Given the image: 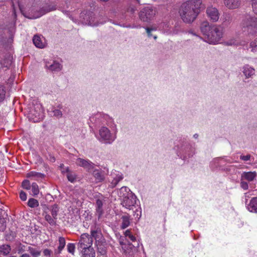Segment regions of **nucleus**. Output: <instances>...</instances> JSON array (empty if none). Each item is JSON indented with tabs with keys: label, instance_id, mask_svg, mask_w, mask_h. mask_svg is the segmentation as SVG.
<instances>
[{
	"label": "nucleus",
	"instance_id": "1",
	"mask_svg": "<svg viewBox=\"0 0 257 257\" xmlns=\"http://www.w3.org/2000/svg\"><path fill=\"white\" fill-rule=\"evenodd\" d=\"M205 8L201 0H188L182 4L179 10L180 16L184 23L191 24Z\"/></svg>",
	"mask_w": 257,
	"mask_h": 257
},
{
	"label": "nucleus",
	"instance_id": "2",
	"mask_svg": "<svg viewBox=\"0 0 257 257\" xmlns=\"http://www.w3.org/2000/svg\"><path fill=\"white\" fill-rule=\"evenodd\" d=\"M200 30L210 44H216L222 37L221 27L210 25L207 21H204L201 23Z\"/></svg>",
	"mask_w": 257,
	"mask_h": 257
},
{
	"label": "nucleus",
	"instance_id": "3",
	"mask_svg": "<svg viewBox=\"0 0 257 257\" xmlns=\"http://www.w3.org/2000/svg\"><path fill=\"white\" fill-rule=\"evenodd\" d=\"M156 14V10L152 7H146L139 13V18L144 22H149L153 19Z\"/></svg>",
	"mask_w": 257,
	"mask_h": 257
},
{
	"label": "nucleus",
	"instance_id": "4",
	"mask_svg": "<svg viewBox=\"0 0 257 257\" xmlns=\"http://www.w3.org/2000/svg\"><path fill=\"white\" fill-rule=\"evenodd\" d=\"M136 196L132 193L128 194L123 197L121 204L126 209H133V207L136 204Z\"/></svg>",
	"mask_w": 257,
	"mask_h": 257
},
{
	"label": "nucleus",
	"instance_id": "5",
	"mask_svg": "<svg viewBox=\"0 0 257 257\" xmlns=\"http://www.w3.org/2000/svg\"><path fill=\"white\" fill-rule=\"evenodd\" d=\"M93 242L92 237L87 233H83L81 235L80 239L78 243V247L83 248L84 246H91Z\"/></svg>",
	"mask_w": 257,
	"mask_h": 257
},
{
	"label": "nucleus",
	"instance_id": "6",
	"mask_svg": "<svg viewBox=\"0 0 257 257\" xmlns=\"http://www.w3.org/2000/svg\"><path fill=\"white\" fill-rule=\"evenodd\" d=\"M93 15V13L90 11L86 12L85 14L81 13V17L82 18V23L85 25H93L94 21Z\"/></svg>",
	"mask_w": 257,
	"mask_h": 257
},
{
	"label": "nucleus",
	"instance_id": "7",
	"mask_svg": "<svg viewBox=\"0 0 257 257\" xmlns=\"http://www.w3.org/2000/svg\"><path fill=\"white\" fill-rule=\"evenodd\" d=\"M76 163L78 165L83 167L88 171L92 170L94 165V164L90 161L86 160L80 158L76 160Z\"/></svg>",
	"mask_w": 257,
	"mask_h": 257
},
{
	"label": "nucleus",
	"instance_id": "8",
	"mask_svg": "<svg viewBox=\"0 0 257 257\" xmlns=\"http://www.w3.org/2000/svg\"><path fill=\"white\" fill-rule=\"evenodd\" d=\"M207 16L213 22H216L219 19V13L217 9L213 7L208 8L206 10Z\"/></svg>",
	"mask_w": 257,
	"mask_h": 257
},
{
	"label": "nucleus",
	"instance_id": "9",
	"mask_svg": "<svg viewBox=\"0 0 257 257\" xmlns=\"http://www.w3.org/2000/svg\"><path fill=\"white\" fill-rule=\"evenodd\" d=\"M256 172H243L241 175V180H246L248 182L253 181L256 177Z\"/></svg>",
	"mask_w": 257,
	"mask_h": 257
},
{
	"label": "nucleus",
	"instance_id": "10",
	"mask_svg": "<svg viewBox=\"0 0 257 257\" xmlns=\"http://www.w3.org/2000/svg\"><path fill=\"white\" fill-rule=\"evenodd\" d=\"M97 246L98 252L100 255H104L106 253V243L105 239H103L102 241L100 240L98 242H95Z\"/></svg>",
	"mask_w": 257,
	"mask_h": 257
},
{
	"label": "nucleus",
	"instance_id": "11",
	"mask_svg": "<svg viewBox=\"0 0 257 257\" xmlns=\"http://www.w3.org/2000/svg\"><path fill=\"white\" fill-rule=\"evenodd\" d=\"M99 134L101 138L106 141V143H110V133L107 127H102L99 131Z\"/></svg>",
	"mask_w": 257,
	"mask_h": 257
},
{
	"label": "nucleus",
	"instance_id": "12",
	"mask_svg": "<svg viewBox=\"0 0 257 257\" xmlns=\"http://www.w3.org/2000/svg\"><path fill=\"white\" fill-rule=\"evenodd\" d=\"M224 3L228 9H235L240 5V0H224Z\"/></svg>",
	"mask_w": 257,
	"mask_h": 257
},
{
	"label": "nucleus",
	"instance_id": "13",
	"mask_svg": "<svg viewBox=\"0 0 257 257\" xmlns=\"http://www.w3.org/2000/svg\"><path fill=\"white\" fill-rule=\"evenodd\" d=\"M242 72L246 78H249L255 74V70L249 65L246 64L242 67Z\"/></svg>",
	"mask_w": 257,
	"mask_h": 257
},
{
	"label": "nucleus",
	"instance_id": "14",
	"mask_svg": "<svg viewBox=\"0 0 257 257\" xmlns=\"http://www.w3.org/2000/svg\"><path fill=\"white\" fill-rule=\"evenodd\" d=\"M247 209L250 212L257 213V197L251 199L247 205Z\"/></svg>",
	"mask_w": 257,
	"mask_h": 257
},
{
	"label": "nucleus",
	"instance_id": "15",
	"mask_svg": "<svg viewBox=\"0 0 257 257\" xmlns=\"http://www.w3.org/2000/svg\"><path fill=\"white\" fill-rule=\"evenodd\" d=\"M83 257H95V252L93 247L91 246H84L82 248Z\"/></svg>",
	"mask_w": 257,
	"mask_h": 257
},
{
	"label": "nucleus",
	"instance_id": "16",
	"mask_svg": "<svg viewBox=\"0 0 257 257\" xmlns=\"http://www.w3.org/2000/svg\"><path fill=\"white\" fill-rule=\"evenodd\" d=\"M103 203V201L98 199L96 201V214L98 216V218L99 219L104 213L103 209L102 208Z\"/></svg>",
	"mask_w": 257,
	"mask_h": 257
},
{
	"label": "nucleus",
	"instance_id": "17",
	"mask_svg": "<svg viewBox=\"0 0 257 257\" xmlns=\"http://www.w3.org/2000/svg\"><path fill=\"white\" fill-rule=\"evenodd\" d=\"M56 9V6L52 4H46L40 10V16H42L48 12Z\"/></svg>",
	"mask_w": 257,
	"mask_h": 257
},
{
	"label": "nucleus",
	"instance_id": "18",
	"mask_svg": "<svg viewBox=\"0 0 257 257\" xmlns=\"http://www.w3.org/2000/svg\"><path fill=\"white\" fill-rule=\"evenodd\" d=\"M90 236L92 238H94L95 239V242H98L100 240L102 241V240L105 239L100 230H91Z\"/></svg>",
	"mask_w": 257,
	"mask_h": 257
},
{
	"label": "nucleus",
	"instance_id": "19",
	"mask_svg": "<svg viewBox=\"0 0 257 257\" xmlns=\"http://www.w3.org/2000/svg\"><path fill=\"white\" fill-rule=\"evenodd\" d=\"M13 57L10 54H7L2 62V65L4 67L9 68L12 63Z\"/></svg>",
	"mask_w": 257,
	"mask_h": 257
},
{
	"label": "nucleus",
	"instance_id": "20",
	"mask_svg": "<svg viewBox=\"0 0 257 257\" xmlns=\"http://www.w3.org/2000/svg\"><path fill=\"white\" fill-rule=\"evenodd\" d=\"M2 212H5L2 209L0 210V231H4L7 227L6 218L2 215Z\"/></svg>",
	"mask_w": 257,
	"mask_h": 257
},
{
	"label": "nucleus",
	"instance_id": "21",
	"mask_svg": "<svg viewBox=\"0 0 257 257\" xmlns=\"http://www.w3.org/2000/svg\"><path fill=\"white\" fill-rule=\"evenodd\" d=\"M46 66L51 71H59L61 69L60 64L55 61L50 65L47 64Z\"/></svg>",
	"mask_w": 257,
	"mask_h": 257
},
{
	"label": "nucleus",
	"instance_id": "22",
	"mask_svg": "<svg viewBox=\"0 0 257 257\" xmlns=\"http://www.w3.org/2000/svg\"><path fill=\"white\" fill-rule=\"evenodd\" d=\"M11 250V247L9 244H3L0 246V252L4 256L8 255Z\"/></svg>",
	"mask_w": 257,
	"mask_h": 257
},
{
	"label": "nucleus",
	"instance_id": "23",
	"mask_svg": "<svg viewBox=\"0 0 257 257\" xmlns=\"http://www.w3.org/2000/svg\"><path fill=\"white\" fill-rule=\"evenodd\" d=\"M130 216L129 215H123L121 217L122 223L120 226L121 229H125L130 224Z\"/></svg>",
	"mask_w": 257,
	"mask_h": 257
},
{
	"label": "nucleus",
	"instance_id": "24",
	"mask_svg": "<svg viewBox=\"0 0 257 257\" xmlns=\"http://www.w3.org/2000/svg\"><path fill=\"white\" fill-rule=\"evenodd\" d=\"M59 245L58 247V249H57V250H56L55 252V253H58V254L60 253L61 251L62 250V249L65 247V245L66 244L65 238H64L63 237H60L59 238Z\"/></svg>",
	"mask_w": 257,
	"mask_h": 257
},
{
	"label": "nucleus",
	"instance_id": "25",
	"mask_svg": "<svg viewBox=\"0 0 257 257\" xmlns=\"http://www.w3.org/2000/svg\"><path fill=\"white\" fill-rule=\"evenodd\" d=\"M248 35L253 36L257 33V26L256 25L250 24L246 27Z\"/></svg>",
	"mask_w": 257,
	"mask_h": 257
},
{
	"label": "nucleus",
	"instance_id": "26",
	"mask_svg": "<svg viewBox=\"0 0 257 257\" xmlns=\"http://www.w3.org/2000/svg\"><path fill=\"white\" fill-rule=\"evenodd\" d=\"M34 45L38 48H42L44 47V45L42 43L41 38L37 35H35L33 39Z\"/></svg>",
	"mask_w": 257,
	"mask_h": 257
},
{
	"label": "nucleus",
	"instance_id": "27",
	"mask_svg": "<svg viewBox=\"0 0 257 257\" xmlns=\"http://www.w3.org/2000/svg\"><path fill=\"white\" fill-rule=\"evenodd\" d=\"M59 207L56 204H55L51 206L50 211L51 212V215L54 219H57V216L58 215V212L59 211Z\"/></svg>",
	"mask_w": 257,
	"mask_h": 257
},
{
	"label": "nucleus",
	"instance_id": "28",
	"mask_svg": "<svg viewBox=\"0 0 257 257\" xmlns=\"http://www.w3.org/2000/svg\"><path fill=\"white\" fill-rule=\"evenodd\" d=\"M28 251L30 252V253L33 257H38L40 255L41 252L40 250L36 248L32 247L31 246L28 247Z\"/></svg>",
	"mask_w": 257,
	"mask_h": 257
},
{
	"label": "nucleus",
	"instance_id": "29",
	"mask_svg": "<svg viewBox=\"0 0 257 257\" xmlns=\"http://www.w3.org/2000/svg\"><path fill=\"white\" fill-rule=\"evenodd\" d=\"M66 172L67 173V178L68 180L71 182H74L76 180V176L74 173L69 170L68 167L66 168Z\"/></svg>",
	"mask_w": 257,
	"mask_h": 257
},
{
	"label": "nucleus",
	"instance_id": "30",
	"mask_svg": "<svg viewBox=\"0 0 257 257\" xmlns=\"http://www.w3.org/2000/svg\"><path fill=\"white\" fill-rule=\"evenodd\" d=\"M93 175L98 182H101L104 179V176L98 170H94L93 172Z\"/></svg>",
	"mask_w": 257,
	"mask_h": 257
},
{
	"label": "nucleus",
	"instance_id": "31",
	"mask_svg": "<svg viewBox=\"0 0 257 257\" xmlns=\"http://www.w3.org/2000/svg\"><path fill=\"white\" fill-rule=\"evenodd\" d=\"M28 205L31 208H35L39 206V202L37 199L32 198L29 199Z\"/></svg>",
	"mask_w": 257,
	"mask_h": 257
},
{
	"label": "nucleus",
	"instance_id": "32",
	"mask_svg": "<svg viewBox=\"0 0 257 257\" xmlns=\"http://www.w3.org/2000/svg\"><path fill=\"white\" fill-rule=\"evenodd\" d=\"M232 21V17L229 14H225L224 16V21L222 24L224 26H227Z\"/></svg>",
	"mask_w": 257,
	"mask_h": 257
},
{
	"label": "nucleus",
	"instance_id": "33",
	"mask_svg": "<svg viewBox=\"0 0 257 257\" xmlns=\"http://www.w3.org/2000/svg\"><path fill=\"white\" fill-rule=\"evenodd\" d=\"M31 187L32 188V191L33 193L32 195L33 196L37 195L39 193V189L37 184L36 183H33Z\"/></svg>",
	"mask_w": 257,
	"mask_h": 257
},
{
	"label": "nucleus",
	"instance_id": "34",
	"mask_svg": "<svg viewBox=\"0 0 257 257\" xmlns=\"http://www.w3.org/2000/svg\"><path fill=\"white\" fill-rule=\"evenodd\" d=\"M45 220L51 225H55L56 224V219L53 217H51L49 214H46L45 216Z\"/></svg>",
	"mask_w": 257,
	"mask_h": 257
},
{
	"label": "nucleus",
	"instance_id": "35",
	"mask_svg": "<svg viewBox=\"0 0 257 257\" xmlns=\"http://www.w3.org/2000/svg\"><path fill=\"white\" fill-rule=\"evenodd\" d=\"M27 177H35L37 178H42L44 177V175L41 173H37L35 172H31L27 174Z\"/></svg>",
	"mask_w": 257,
	"mask_h": 257
},
{
	"label": "nucleus",
	"instance_id": "36",
	"mask_svg": "<svg viewBox=\"0 0 257 257\" xmlns=\"http://www.w3.org/2000/svg\"><path fill=\"white\" fill-rule=\"evenodd\" d=\"M250 48L251 49V51L252 52H257V38L250 43Z\"/></svg>",
	"mask_w": 257,
	"mask_h": 257
},
{
	"label": "nucleus",
	"instance_id": "37",
	"mask_svg": "<svg viewBox=\"0 0 257 257\" xmlns=\"http://www.w3.org/2000/svg\"><path fill=\"white\" fill-rule=\"evenodd\" d=\"M122 178L123 177L121 175L116 176L115 178H114L111 183L112 187H115L118 183V182L122 179Z\"/></svg>",
	"mask_w": 257,
	"mask_h": 257
},
{
	"label": "nucleus",
	"instance_id": "38",
	"mask_svg": "<svg viewBox=\"0 0 257 257\" xmlns=\"http://www.w3.org/2000/svg\"><path fill=\"white\" fill-rule=\"evenodd\" d=\"M22 187L26 190L30 189L31 185L30 181L28 180H24L22 183Z\"/></svg>",
	"mask_w": 257,
	"mask_h": 257
},
{
	"label": "nucleus",
	"instance_id": "39",
	"mask_svg": "<svg viewBox=\"0 0 257 257\" xmlns=\"http://www.w3.org/2000/svg\"><path fill=\"white\" fill-rule=\"evenodd\" d=\"M67 247L68 251L73 254L75 248V244L74 243H69L67 244Z\"/></svg>",
	"mask_w": 257,
	"mask_h": 257
},
{
	"label": "nucleus",
	"instance_id": "40",
	"mask_svg": "<svg viewBox=\"0 0 257 257\" xmlns=\"http://www.w3.org/2000/svg\"><path fill=\"white\" fill-rule=\"evenodd\" d=\"M124 234L125 236H128L130 239L133 241H135L136 240V238L135 236H134L130 230H127L125 231Z\"/></svg>",
	"mask_w": 257,
	"mask_h": 257
},
{
	"label": "nucleus",
	"instance_id": "41",
	"mask_svg": "<svg viewBox=\"0 0 257 257\" xmlns=\"http://www.w3.org/2000/svg\"><path fill=\"white\" fill-rule=\"evenodd\" d=\"M6 91L3 86H0V102L2 101L5 97Z\"/></svg>",
	"mask_w": 257,
	"mask_h": 257
},
{
	"label": "nucleus",
	"instance_id": "42",
	"mask_svg": "<svg viewBox=\"0 0 257 257\" xmlns=\"http://www.w3.org/2000/svg\"><path fill=\"white\" fill-rule=\"evenodd\" d=\"M53 113H54V115L56 117H61L62 116V113L61 111H60L59 109H55L53 111Z\"/></svg>",
	"mask_w": 257,
	"mask_h": 257
},
{
	"label": "nucleus",
	"instance_id": "43",
	"mask_svg": "<svg viewBox=\"0 0 257 257\" xmlns=\"http://www.w3.org/2000/svg\"><path fill=\"white\" fill-rule=\"evenodd\" d=\"M251 157V155L250 154H247L246 156L241 155L240 156V159L241 160H243V161H248V160H249L250 159Z\"/></svg>",
	"mask_w": 257,
	"mask_h": 257
},
{
	"label": "nucleus",
	"instance_id": "44",
	"mask_svg": "<svg viewBox=\"0 0 257 257\" xmlns=\"http://www.w3.org/2000/svg\"><path fill=\"white\" fill-rule=\"evenodd\" d=\"M240 186L244 190H247L248 188V183L246 182L241 180L240 182Z\"/></svg>",
	"mask_w": 257,
	"mask_h": 257
},
{
	"label": "nucleus",
	"instance_id": "45",
	"mask_svg": "<svg viewBox=\"0 0 257 257\" xmlns=\"http://www.w3.org/2000/svg\"><path fill=\"white\" fill-rule=\"evenodd\" d=\"M20 197L23 201H25L27 199V194L26 193L23 191H21L20 193Z\"/></svg>",
	"mask_w": 257,
	"mask_h": 257
},
{
	"label": "nucleus",
	"instance_id": "46",
	"mask_svg": "<svg viewBox=\"0 0 257 257\" xmlns=\"http://www.w3.org/2000/svg\"><path fill=\"white\" fill-rule=\"evenodd\" d=\"M146 31H147V34H148V36L149 37H151L152 36V35L151 34V32L154 30L152 28H146Z\"/></svg>",
	"mask_w": 257,
	"mask_h": 257
},
{
	"label": "nucleus",
	"instance_id": "47",
	"mask_svg": "<svg viewBox=\"0 0 257 257\" xmlns=\"http://www.w3.org/2000/svg\"><path fill=\"white\" fill-rule=\"evenodd\" d=\"M51 251L48 249H45L43 251L44 254L45 256L50 255Z\"/></svg>",
	"mask_w": 257,
	"mask_h": 257
},
{
	"label": "nucleus",
	"instance_id": "48",
	"mask_svg": "<svg viewBox=\"0 0 257 257\" xmlns=\"http://www.w3.org/2000/svg\"><path fill=\"white\" fill-rule=\"evenodd\" d=\"M59 167L60 168V169H61V172H62V173H65V172H66V168L67 167H66V168H65V166H64V164H60V167Z\"/></svg>",
	"mask_w": 257,
	"mask_h": 257
},
{
	"label": "nucleus",
	"instance_id": "49",
	"mask_svg": "<svg viewBox=\"0 0 257 257\" xmlns=\"http://www.w3.org/2000/svg\"><path fill=\"white\" fill-rule=\"evenodd\" d=\"M24 246H25L24 245H23L22 246L19 247V248L18 249V253H19L23 252H24L25 251V250L23 248V247H24Z\"/></svg>",
	"mask_w": 257,
	"mask_h": 257
},
{
	"label": "nucleus",
	"instance_id": "50",
	"mask_svg": "<svg viewBox=\"0 0 257 257\" xmlns=\"http://www.w3.org/2000/svg\"><path fill=\"white\" fill-rule=\"evenodd\" d=\"M20 257H30L27 253L23 254Z\"/></svg>",
	"mask_w": 257,
	"mask_h": 257
},
{
	"label": "nucleus",
	"instance_id": "51",
	"mask_svg": "<svg viewBox=\"0 0 257 257\" xmlns=\"http://www.w3.org/2000/svg\"><path fill=\"white\" fill-rule=\"evenodd\" d=\"M198 134H195V135H194V137L195 138H196H196H198Z\"/></svg>",
	"mask_w": 257,
	"mask_h": 257
},
{
	"label": "nucleus",
	"instance_id": "52",
	"mask_svg": "<svg viewBox=\"0 0 257 257\" xmlns=\"http://www.w3.org/2000/svg\"><path fill=\"white\" fill-rule=\"evenodd\" d=\"M154 38L155 39H157V36H154Z\"/></svg>",
	"mask_w": 257,
	"mask_h": 257
},
{
	"label": "nucleus",
	"instance_id": "53",
	"mask_svg": "<svg viewBox=\"0 0 257 257\" xmlns=\"http://www.w3.org/2000/svg\"><path fill=\"white\" fill-rule=\"evenodd\" d=\"M38 121V119H36V120H34V121Z\"/></svg>",
	"mask_w": 257,
	"mask_h": 257
},
{
	"label": "nucleus",
	"instance_id": "54",
	"mask_svg": "<svg viewBox=\"0 0 257 257\" xmlns=\"http://www.w3.org/2000/svg\"><path fill=\"white\" fill-rule=\"evenodd\" d=\"M14 14L15 15V16H16V12H14Z\"/></svg>",
	"mask_w": 257,
	"mask_h": 257
}]
</instances>
